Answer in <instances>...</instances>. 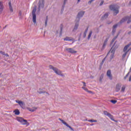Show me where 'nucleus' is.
I'll use <instances>...</instances> for the list:
<instances>
[{
  "label": "nucleus",
  "instance_id": "f257e3e1",
  "mask_svg": "<svg viewBox=\"0 0 131 131\" xmlns=\"http://www.w3.org/2000/svg\"><path fill=\"white\" fill-rule=\"evenodd\" d=\"M126 21H127V24H129V23L131 22V16H126L123 17L119 23L113 26V29H116V28H117V26H118L119 24H122V23H124V22H126Z\"/></svg>",
  "mask_w": 131,
  "mask_h": 131
},
{
  "label": "nucleus",
  "instance_id": "f03ea898",
  "mask_svg": "<svg viewBox=\"0 0 131 131\" xmlns=\"http://www.w3.org/2000/svg\"><path fill=\"white\" fill-rule=\"evenodd\" d=\"M110 9L111 11H113L115 16L119 13V6L118 5H112L110 6Z\"/></svg>",
  "mask_w": 131,
  "mask_h": 131
},
{
  "label": "nucleus",
  "instance_id": "7ed1b4c3",
  "mask_svg": "<svg viewBox=\"0 0 131 131\" xmlns=\"http://www.w3.org/2000/svg\"><path fill=\"white\" fill-rule=\"evenodd\" d=\"M49 68H50V69H52V70H53V71H54L55 73H56V74H57V75H59L60 76H61L62 77H64V76H65V75H64V74H62V72H61V71H60L57 68L53 67L52 65L49 66Z\"/></svg>",
  "mask_w": 131,
  "mask_h": 131
},
{
  "label": "nucleus",
  "instance_id": "20e7f679",
  "mask_svg": "<svg viewBox=\"0 0 131 131\" xmlns=\"http://www.w3.org/2000/svg\"><path fill=\"white\" fill-rule=\"evenodd\" d=\"M16 120H17V121H18L19 122H20V123L21 124H23L24 125H29V123H28V122H27V120L23 119V118L17 117L16 118Z\"/></svg>",
  "mask_w": 131,
  "mask_h": 131
},
{
  "label": "nucleus",
  "instance_id": "39448f33",
  "mask_svg": "<svg viewBox=\"0 0 131 131\" xmlns=\"http://www.w3.org/2000/svg\"><path fill=\"white\" fill-rule=\"evenodd\" d=\"M36 12V6H34V9L32 11V16H33V22L35 24L36 23V14L35 12Z\"/></svg>",
  "mask_w": 131,
  "mask_h": 131
},
{
  "label": "nucleus",
  "instance_id": "423d86ee",
  "mask_svg": "<svg viewBox=\"0 0 131 131\" xmlns=\"http://www.w3.org/2000/svg\"><path fill=\"white\" fill-rule=\"evenodd\" d=\"M65 51H66V52L68 53H70V54H76V53H77V51H76L73 48H66Z\"/></svg>",
  "mask_w": 131,
  "mask_h": 131
},
{
  "label": "nucleus",
  "instance_id": "0eeeda50",
  "mask_svg": "<svg viewBox=\"0 0 131 131\" xmlns=\"http://www.w3.org/2000/svg\"><path fill=\"white\" fill-rule=\"evenodd\" d=\"M45 7V0H40L38 3V9H42Z\"/></svg>",
  "mask_w": 131,
  "mask_h": 131
},
{
  "label": "nucleus",
  "instance_id": "6e6552de",
  "mask_svg": "<svg viewBox=\"0 0 131 131\" xmlns=\"http://www.w3.org/2000/svg\"><path fill=\"white\" fill-rule=\"evenodd\" d=\"M114 54H115V50L111 49L110 51L107 53V56L108 55H111L110 59L111 60H112V58L114 57Z\"/></svg>",
  "mask_w": 131,
  "mask_h": 131
},
{
  "label": "nucleus",
  "instance_id": "1a4fd4ad",
  "mask_svg": "<svg viewBox=\"0 0 131 131\" xmlns=\"http://www.w3.org/2000/svg\"><path fill=\"white\" fill-rule=\"evenodd\" d=\"M119 47V43L117 41H116L114 43L112 48H111V50H115H115H116V49H118Z\"/></svg>",
  "mask_w": 131,
  "mask_h": 131
},
{
  "label": "nucleus",
  "instance_id": "9d476101",
  "mask_svg": "<svg viewBox=\"0 0 131 131\" xmlns=\"http://www.w3.org/2000/svg\"><path fill=\"white\" fill-rule=\"evenodd\" d=\"M59 120L61 121L62 123L64 124V125H66L68 127H69V128H70V129H71V130H74L72 128V127L71 126H70V125H69L66 122H65L64 120L61 119L60 118L59 119Z\"/></svg>",
  "mask_w": 131,
  "mask_h": 131
},
{
  "label": "nucleus",
  "instance_id": "9b49d317",
  "mask_svg": "<svg viewBox=\"0 0 131 131\" xmlns=\"http://www.w3.org/2000/svg\"><path fill=\"white\" fill-rule=\"evenodd\" d=\"M106 75L108 77L110 80H112L113 77H112V74L111 73V70H108L106 73Z\"/></svg>",
  "mask_w": 131,
  "mask_h": 131
},
{
  "label": "nucleus",
  "instance_id": "f8f14e48",
  "mask_svg": "<svg viewBox=\"0 0 131 131\" xmlns=\"http://www.w3.org/2000/svg\"><path fill=\"white\" fill-rule=\"evenodd\" d=\"M83 15H84V11H81L78 13L77 17H78L80 18H82V17H83Z\"/></svg>",
  "mask_w": 131,
  "mask_h": 131
},
{
  "label": "nucleus",
  "instance_id": "ddd939ff",
  "mask_svg": "<svg viewBox=\"0 0 131 131\" xmlns=\"http://www.w3.org/2000/svg\"><path fill=\"white\" fill-rule=\"evenodd\" d=\"M27 110H29L30 112H34V111H36L37 110V107H33L32 108L30 107H27Z\"/></svg>",
  "mask_w": 131,
  "mask_h": 131
},
{
  "label": "nucleus",
  "instance_id": "4468645a",
  "mask_svg": "<svg viewBox=\"0 0 131 131\" xmlns=\"http://www.w3.org/2000/svg\"><path fill=\"white\" fill-rule=\"evenodd\" d=\"M3 11H4V4L2 2H0V15L3 13Z\"/></svg>",
  "mask_w": 131,
  "mask_h": 131
},
{
  "label": "nucleus",
  "instance_id": "2eb2a0df",
  "mask_svg": "<svg viewBox=\"0 0 131 131\" xmlns=\"http://www.w3.org/2000/svg\"><path fill=\"white\" fill-rule=\"evenodd\" d=\"M78 26H79V24H75L74 28L72 30L73 32H75V31L78 29Z\"/></svg>",
  "mask_w": 131,
  "mask_h": 131
},
{
  "label": "nucleus",
  "instance_id": "dca6fc26",
  "mask_svg": "<svg viewBox=\"0 0 131 131\" xmlns=\"http://www.w3.org/2000/svg\"><path fill=\"white\" fill-rule=\"evenodd\" d=\"M129 47H130V44H128L126 46H125L123 49V52H127V51H128V50H127V49H128V48H129Z\"/></svg>",
  "mask_w": 131,
  "mask_h": 131
},
{
  "label": "nucleus",
  "instance_id": "f3484780",
  "mask_svg": "<svg viewBox=\"0 0 131 131\" xmlns=\"http://www.w3.org/2000/svg\"><path fill=\"white\" fill-rule=\"evenodd\" d=\"M120 88H121V85L117 84L116 86V92H119V91H120Z\"/></svg>",
  "mask_w": 131,
  "mask_h": 131
},
{
  "label": "nucleus",
  "instance_id": "a211bd4d",
  "mask_svg": "<svg viewBox=\"0 0 131 131\" xmlns=\"http://www.w3.org/2000/svg\"><path fill=\"white\" fill-rule=\"evenodd\" d=\"M63 40L67 41H70L71 40H73V39H72L71 37H66V38H63Z\"/></svg>",
  "mask_w": 131,
  "mask_h": 131
},
{
  "label": "nucleus",
  "instance_id": "6ab92c4d",
  "mask_svg": "<svg viewBox=\"0 0 131 131\" xmlns=\"http://www.w3.org/2000/svg\"><path fill=\"white\" fill-rule=\"evenodd\" d=\"M79 21H80V17H78V16H76V19L75 20L76 24H79Z\"/></svg>",
  "mask_w": 131,
  "mask_h": 131
},
{
  "label": "nucleus",
  "instance_id": "aec40b11",
  "mask_svg": "<svg viewBox=\"0 0 131 131\" xmlns=\"http://www.w3.org/2000/svg\"><path fill=\"white\" fill-rule=\"evenodd\" d=\"M108 117L110 118V119H111L113 121H115V122H117V121H116L114 119V117H113V116H112V115H111V114H108Z\"/></svg>",
  "mask_w": 131,
  "mask_h": 131
},
{
  "label": "nucleus",
  "instance_id": "412c9836",
  "mask_svg": "<svg viewBox=\"0 0 131 131\" xmlns=\"http://www.w3.org/2000/svg\"><path fill=\"white\" fill-rule=\"evenodd\" d=\"M89 30V28H86L85 30L84 33H83V37H85L86 36V33H88V31Z\"/></svg>",
  "mask_w": 131,
  "mask_h": 131
},
{
  "label": "nucleus",
  "instance_id": "4be33fe9",
  "mask_svg": "<svg viewBox=\"0 0 131 131\" xmlns=\"http://www.w3.org/2000/svg\"><path fill=\"white\" fill-rule=\"evenodd\" d=\"M13 112L15 113V115H19V114H20V111H19L18 109L15 110Z\"/></svg>",
  "mask_w": 131,
  "mask_h": 131
},
{
  "label": "nucleus",
  "instance_id": "5701e85b",
  "mask_svg": "<svg viewBox=\"0 0 131 131\" xmlns=\"http://www.w3.org/2000/svg\"><path fill=\"white\" fill-rule=\"evenodd\" d=\"M9 9L10 12H11L12 13H13V7H12V5L11 4V2L9 3Z\"/></svg>",
  "mask_w": 131,
  "mask_h": 131
},
{
  "label": "nucleus",
  "instance_id": "b1692460",
  "mask_svg": "<svg viewBox=\"0 0 131 131\" xmlns=\"http://www.w3.org/2000/svg\"><path fill=\"white\" fill-rule=\"evenodd\" d=\"M19 106L23 109L25 107V103L22 101L20 104H19Z\"/></svg>",
  "mask_w": 131,
  "mask_h": 131
},
{
  "label": "nucleus",
  "instance_id": "393cba45",
  "mask_svg": "<svg viewBox=\"0 0 131 131\" xmlns=\"http://www.w3.org/2000/svg\"><path fill=\"white\" fill-rule=\"evenodd\" d=\"M109 15L108 13H105L103 16H102V19H107L108 18V16Z\"/></svg>",
  "mask_w": 131,
  "mask_h": 131
},
{
  "label": "nucleus",
  "instance_id": "a878e982",
  "mask_svg": "<svg viewBox=\"0 0 131 131\" xmlns=\"http://www.w3.org/2000/svg\"><path fill=\"white\" fill-rule=\"evenodd\" d=\"M108 41V39H106L103 43V48H105L106 47V45H107V42Z\"/></svg>",
  "mask_w": 131,
  "mask_h": 131
},
{
  "label": "nucleus",
  "instance_id": "bb28decb",
  "mask_svg": "<svg viewBox=\"0 0 131 131\" xmlns=\"http://www.w3.org/2000/svg\"><path fill=\"white\" fill-rule=\"evenodd\" d=\"M130 49H128L126 52H124V54L123 55V56H122V57L123 58H125V56H126V54H127V53H128V52H129V50H130Z\"/></svg>",
  "mask_w": 131,
  "mask_h": 131
},
{
  "label": "nucleus",
  "instance_id": "cd10ccee",
  "mask_svg": "<svg viewBox=\"0 0 131 131\" xmlns=\"http://www.w3.org/2000/svg\"><path fill=\"white\" fill-rule=\"evenodd\" d=\"M92 33H93V31H90L89 34L88 35V39H90V38H91V36H92Z\"/></svg>",
  "mask_w": 131,
  "mask_h": 131
},
{
  "label": "nucleus",
  "instance_id": "c85d7f7f",
  "mask_svg": "<svg viewBox=\"0 0 131 131\" xmlns=\"http://www.w3.org/2000/svg\"><path fill=\"white\" fill-rule=\"evenodd\" d=\"M103 78H104V75L101 74L99 78V81H100V82L102 81V79H103Z\"/></svg>",
  "mask_w": 131,
  "mask_h": 131
},
{
  "label": "nucleus",
  "instance_id": "c756f323",
  "mask_svg": "<svg viewBox=\"0 0 131 131\" xmlns=\"http://www.w3.org/2000/svg\"><path fill=\"white\" fill-rule=\"evenodd\" d=\"M88 121L89 122H97V120H94V119H91V120H89Z\"/></svg>",
  "mask_w": 131,
  "mask_h": 131
},
{
  "label": "nucleus",
  "instance_id": "7c9ffc66",
  "mask_svg": "<svg viewBox=\"0 0 131 131\" xmlns=\"http://www.w3.org/2000/svg\"><path fill=\"white\" fill-rule=\"evenodd\" d=\"M111 103H112L113 104H116V103H117V100H111Z\"/></svg>",
  "mask_w": 131,
  "mask_h": 131
},
{
  "label": "nucleus",
  "instance_id": "2f4dec72",
  "mask_svg": "<svg viewBox=\"0 0 131 131\" xmlns=\"http://www.w3.org/2000/svg\"><path fill=\"white\" fill-rule=\"evenodd\" d=\"M103 113L104 115H107V116H109V114H110V113H108L107 111H104Z\"/></svg>",
  "mask_w": 131,
  "mask_h": 131
},
{
  "label": "nucleus",
  "instance_id": "473e14b6",
  "mask_svg": "<svg viewBox=\"0 0 131 131\" xmlns=\"http://www.w3.org/2000/svg\"><path fill=\"white\" fill-rule=\"evenodd\" d=\"M15 102H16V103H17V104H18L20 105L22 101L16 100H15Z\"/></svg>",
  "mask_w": 131,
  "mask_h": 131
},
{
  "label": "nucleus",
  "instance_id": "72a5a7b5",
  "mask_svg": "<svg viewBox=\"0 0 131 131\" xmlns=\"http://www.w3.org/2000/svg\"><path fill=\"white\" fill-rule=\"evenodd\" d=\"M107 58V56L104 57V58L102 60V62L101 63V65H103L104 62H105V60H106Z\"/></svg>",
  "mask_w": 131,
  "mask_h": 131
},
{
  "label": "nucleus",
  "instance_id": "f704fd0d",
  "mask_svg": "<svg viewBox=\"0 0 131 131\" xmlns=\"http://www.w3.org/2000/svg\"><path fill=\"white\" fill-rule=\"evenodd\" d=\"M125 90V86H123L121 88V92H124Z\"/></svg>",
  "mask_w": 131,
  "mask_h": 131
},
{
  "label": "nucleus",
  "instance_id": "c9c22d12",
  "mask_svg": "<svg viewBox=\"0 0 131 131\" xmlns=\"http://www.w3.org/2000/svg\"><path fill=\"white\" fill-rule=\"evenodd\" d=\"M62 30H63V27H60V33H59L60 35H62Z\"/></svg>",
  "mask_w": 131,
  "mask_h": 131
},
{
  "label": "nucleus",
  "instance_id": "e433bc0d",
  "mask_svg": "<svg viewBox=\"0 0 131 131\" xmlns=\"http://www.w3.org/2000/svg\"><path fill=\"white\" fill-rule=\"evenodd\" d=\"M129 75V72H128V73L126 74V75L124 77V79H126V78H127V77H128Z\"/></svg>",
  "mask_w": 131,
  "mask_h": 131
},
{
  "label": "nucleus",
  "instance_id": "4c0bfd02",
  "mask_svg": "<svg viewBox=\"0 0 131 131\" xmlns=\"http://www.w3.org/2000/svg\"><path fill=\"white\" fill-rule=\"evenodd\" d=\"M38 94H45V93H46V91H38Z\"/></svg>",
  "mask_w": 131,
  "mask_h": 131
},
{
  "label": "nucleus",
  "instance_id": "58836bf2",
  "mask_svg": "<svg viewBox=\"0 0 131 131\" xmlns=\"http://www.w3.org/2000/svg\"><path fill=\"white\" fill-rule=\"evenodd\" d=\"M47 25H48V17H47L45 21V26H47Z\"/></svg>",
  "mask_w": 131,
  "mask_h": 131
},
{
  "label": "nucleus",
  "instance_id": "ea45409f",
  "mask_svg": "<svg viewBox=\"0 0 131 131\" xmlns=\"http://www.w3.org/2000/svg\"><path fill=\"white\" fill-rule=\"evenodd\" d=\"M82 89H83V90H84V91H85L86 92H88V88H85V87H82Z\"/></svg>",
  "mask_w": 131,
  "mask_h": 131
},
{
  "label": "nucleus",
  "instance_id": "a19ab883",
  "mask_svg": "<svg viewBox=\"0 0 131 131\" xmlns=\"http://www.w3.org/2000/svg\"><path fill=\"white\" fill-rule=\"evenodd\" d=\"M95 0H91L90 1H89L88 4L89 5H91V4H92V3H93V2H94Z\"/></svg>",
  "mask_w": 131,
  "mask_h": 131
},
{
  "label": "nucleus",
  "instance_id": "79ce46f5",
  "mask_svg": "<svg viewBox=\"0 0 131 131\" xmlns=\"http://www.w3.org/2000/svg\"><path fill=\"white\" fill-rule=\"evenodd\" d=\"M103 4H104V1L103 0L101 1L99 6H102L103 5Z\"/></svg>",
  "mask_w": 131,
  "mask_h": 131
},
{
  "label": "nucleus",
  "instance_id": "37998d69",
  "mask_svg": "<svg viewBox=\"0 0 131 131\" xmlns=\"http://www.w3.org/2000/svg\"><path fill=\"white\" fill-rule=\"evenodd\" d=\"M118 37V35H117L116 37L114 38V39H113V41H114V40H115V39H116Z\"/></svg>",
  "mask_w": 131,
  "mask_h": 131
},
{
  "label": "nucleus",
  "instance_id": "c03bdc74",
  "mask_svg": "<svg viewBox=\"0 0 131 131\" xmlns=\"http://www.w3.org/2000/svg\"><path fill=\"white\" fill-rule=\"evenodd\" d=\"M116 31V29L113 28V31H112L113 33H115Z\"/></svg>",
  "mask_w": 131,
  "mask_h": 131
},
{
  "label": "nucleus",
  "instance_id": "a18cd8bd",
  "mask_svg": "<svg viewBox=\"0 0 131 131\" xmlns=\"http://www.w3.org/2000/svg\"><path fill=\"white\" fill-rule=\"evenodd\" d=\"M66 2H67V0H64L63 6H65V5H66Z\"/></svg>",
  "mask_w": 131,
  "mask_h": 131
},
{
  "label": "nucleus",
  "instance_id": "49530a36",
  "mask_svg": "<svg viewBox=\"0 0 131 131\" xmlns=\"http://www.w3.org/2000/svg\"><path fill=\"white\" fill-rule=\"evenodd\" d=\"M18 15H19V16H22V12L21 11H19Z\"/></svg>",
  "mask_w": 131,
  "mask_h": 131
},
{
  "label": "nucleus",
  "instance_id": "de8ad7c7",
  "mask_svg": "<svg viewBox=\"0 0 131 131\" xmlns=\"http://www.w3.org/2000/svg\"><path fill=\"white\" fill-rule=\"evenodd\" d=\"M0 54H2V55H5V52H3V51H0Z\"/></svg>",
  "mask_w": 131,
  "mask_h": 131
},
{
  "label": "nucleus",
  "instance_id": "09e8293b",
  "mask_svg": "<svg viewBox=\"0 0 131 131\" xmlns=\"http://www.w3.org/2000/svg\"><path fill=\"white\" fill-rule=\"evenodd\" d=\"M87 92L89 93V94H92L93 93L91 91H89V90H88Z\"/></svg>",
  "mask_w": 131,
  "mask_h": 131
},
{
  "label": "nucleus",
  "instance_id": "8fccbe9b",
  "mask_svg": "<svg viewBox=\"0 0 131 131\" xmlns=\"http://www.w3.org/2000/svg\"><path fill=\"white\" fill-rule=\"evenodd\" d=\"M83 86H84V87L86 86V84H85V82H83Z\"/></svg>",
  "mask_w": 131,
  "mask_h": 131
},
{
  "label": "nucleus",
  "instance_id": "3c124183",
  "mask_svg": "<svg viewBox=\"0 0 131 131\" xmlns=\"http://www.w3.org/2000/svg\"><path fill=\"white\" fill-rule=\"evenodd\" d=\"M46 96H50V94H49V93L46 92Z\"/></svg>",
  "mask_w": 131,
  "mask_h": 131
},
{
  "label": "nucleus",
  "instance_id": "603ef678",
  "mask_svg": "<svg viewBox=\"0 0 131 131\" xmlns=\"http://www.w3.org/2000/svg\"><path fill=\"white\" fill-rule=\"evenodd\" d=\"M4 55L6 56V57H9V54H5Z\"/></svg>",
  "mask_w": 131,
  "mask_h": 131
},
{
  "label": "nucleus",
  "instance_id": "864d4df0",
  "mask_svg": "<svg viewBox=\"0 0 131 131\" xmlns=\"http://www.w3.org/2000/svg\"><path fill=\"white\" fill-rule=\"evenodd\" d=\"M131 81V77L130 76H129V81Z\"/></svg>",
  "mask_w": 131,
  "mask_h": 131
},
{
  "label": "nucleus",
  "instance_id": "5fc2aeb1",
  "mask_svg": "<svg viewBox=\"0 0 131 131\" xmlns=\"http://www.w3.org/2000/svg\"><path fill=\"white\" fill-rule=\"evenodd\" d=\"M80 2V0H78V3H79Z\"/></svg>",
  "mask_w": 131,
  "mask_h": 131
},
{
  "label": "nucleus",
  "instance_id": "6e6d98bb",
  "mask_svg": "<svg viewBox=\"0 0 131 131\" xmlns=\"http://www.w3.org/2000/svg\"><path fill=\"white\" fill-rule=\"evenodd\" d=\"M88 121V119L84 120V121Z\"/></svg>",
  "mask_w": 131,
  "mask_h": 131
},
{
  "label": "nucleus",
  "instance_id": "4d7b16f0",
  "mask_svg": "<svg viewBox=\"0 0 131 131\" xmlns=\"http://www.w3.org/2000/svg\"><path fill=\"white\" fill-rule=\"evenodd\" d=\"M91 125L93 126V125H94V124H91Z\"/></svg>",
  "mask_w": 131,
  "mask_h": 131
},
{
  "label": "nucleus",
  "instance_id": "13d9d810",
  "mask_svg": "<svg viewBox=\"0 0 131 131\" xmlns=\"http://www.w3.org/2000/svg\"><path fill=\"white\" fill-rule=\"evenodd\" d=\"M2 76V73H0V76Z\"/></svg>",
  "mask_w": 131,
  "mask_h": 131
}]
</instances>
